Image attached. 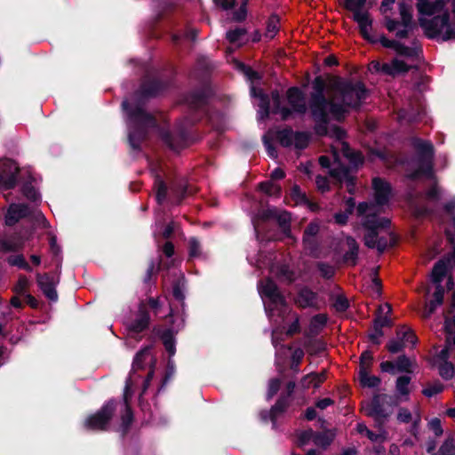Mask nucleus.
<instances>
[{
    "label": "nucleus",
    "mask_w": 455,
    "mask_h": 455,
    "mask_svg": "<svg viewBox=\"0 0 455 455\" xmlns=\"http://www.w3.org/2000/svg\"><path fill=\"white\" fill-rule=\"evenodd\" d=\"M326 379L325 371L321 373H309L303 378L301 385L304 388L318 387Z\"/></svg>",
    "instance_id": "nucleus-27"
},
{
    "label": "nucleus",
    "mask_w": 455,
    "mask_h": 455,
    "mask_svg": "<svg viewBox=\"0 0 455 455\" xmlns=\"http://www.w3.org/2000/svg\"><path fill=\"white\" fill-rule=\"evenodd\" d=\"M24 244L23 239L19 236H12L8 239L0 240V251H14L22 248Z\"/></svg>",
    "instance_id": "nucleus-26"
},
{
    "label": "nucleus",
    "mask_w": 455,
    "mask_h": 455,
    "mask_svg": "<svg viewBox=\"0 0 455 455\" xmlns=\"http://www.w3.org/2000/svg\"><path fill=\"white\" fill-rule=\"evenodd\" d=\"M439 374L444 379H451L454 376V367L451 363L444 362L439 363Z\"/></svg>",
    "instance_id": "nucleus-47"
},
{
    "label": "nucleus",
    "mask_w": 455,
    "mask_h": 455,
    "mask_svg": "<svg viewBox=\"0 0 455 455\" xmlns=\"http://www.w3.org/2000/svg\"><path fill=\"white\" fill-rule=\"evenodd\" d=\"M398 339L406 347L409 344L414 345L417 341V338L411 329L403 327L397 331Z\"/></svg>",
    "instance_id": "nucleus-39"
},
{
    "label": "nucleus",
    "mask_w": 455,
    "mask_h": 455,
    "mask_svg": "<svg viewBox=\"0 0 455 455\" xmlns=\"http://www.w3.org/2000/svg\"><path fill=\"white\" fill-rule=\"evenodd\" d=\"M447 275V266L444 260H439L435 263L431 273V281L435 284L434 299L427 303L423 310L422 316L429 317L438 306L443 303L444 290L441 285L442 281Z\"/></svg>",
    "instance_id": "nucleus-10"
},
{
    "label": "nucleus",
    "mask_w": 455,
    "mask_h": 455,
    "mask_svg": "<svg viewBox=\"0 0 455 455\" xmlns=\"http://www.w3.org/2000/svg\"><path fill=\"white\" fill-rule=\"evenodd\" d=\"M417 9L419 25L427 37L455 40V0H419Z\"/></svg>",
    "instance_id": "nucleus-3"
},
{
    "label": "nucleus",
    "mask_w": 455,
    "mask_h": 455,
    "mask_svg": "<svg viewBox=\"0 0 455 455\" xmlns=\"http://www.w3.org/2000/svg\"><path fill=\"white\" fill-rule=\"evenodd\" d=\"M441 188L436 184H434L427 192L426 198L428 201H437L441 198Z\"/></svg>",
    "instance_id": "nucleus-59"
},
{
    "label": "nucleus",
    "mask_w": 455,
    "mask_h": 455,
    "mask_svg": "<svg viewBox=\"0 0 455 455\" xmlns=\"http://www.w3.org/2000/svg\"><path fill=\"white\" fill-rule=\"evenodd\" d=\"M259 292L264 301L265 310L270 318L276 313L286 312L285 301L276 284L270 279L261 281L259 283Z\"/></svg>",
    "instance_id": "nucleus-8"
},
{
    "label": "nucleus",
    "mask_w": 455,
    "mask_h": 455,
    "mask_svg": "<svg viewBox=\"0 0 455 455\" xmlns=\"http://www.w3.org/2000/svg\"><path fill=\"white\" fill-rule=\"evenodd\" d=\"M346 206L347 208L344 212H338L334 215L335 222L339 225L346 224L348 220V216L352 213L355 207V201L352 197L347 200Z\"/></svg>",
    "instance_id": "nucleus-37"
},
{
    "label": "nucleus",
    "mask_w": 455,
    "mask_h": 455,
    "mask_svg": "<svg viewBox=\"0 0 455 455\" xmlns=\"http://www.w3.org/2000/svg\"><path fill=\"white\" fill-rule=\"evenodd\" d=\"M434 455H455V439H447Z\"/></svg>",
    "instance_id": "nucleus-45"
},
{
    "label": "nucleus",
    "mask_w": 455,
    "mask_h": 455,
    "mask_svg": "<svg viewBox=\"0 0 455 455\" xmlns=\"http://www.w3.org/2000/svg\"><path fill=\"white\" fill-rule=\"evenodd\" d=\"M412 145L417 151V160L412 164L413 171L409 173L411 179L416 180L420 177L435 180L433 172V145L420 139H413Z\"/></svg>",
    "instance_id": "nucleus-7"
},
{
    "label": "nucleus",
    "mask_w": 455,
    "mask_h": 455,
    "mask_svg": "<svg viewBox=\"0 0 455 455\" xmlns=\"http://www.w3.org/2000/svg\"><path fill=\"white\" fill-rule=\"evenodd\" d=\"M251 96L254 98H257L258 107H259V118L264 119L266 118L269 114V99L267 95H266L261 89L257 88L256 86L252 85L251 88Z\"/></svg>",
    "instance_id": "nucleus-24"
},
{
    "label": "nucleus",
    "mask_w": 455,
    "mask_h": 455,
    "mask_svg": "<svg viewBox=\"0 0 455 455\" xmlns=\"http://www.w3.org/2000/svg\"><path fill=\"white\" fill-rule=\"evenodd\" d=\"M397 420L401 423H409L412 420V414L407 408H400L397 413Z\"/></svg>",
    "instance_id": "nucleus-62"
},
{
    "label": "nucleus",
    "mask_w": 455,
    "mask_h": 455,
    "mask_svg": "<svg viewBox=\"0 0 455 455\" xmlns=\"http://www.w3.org/2000/svg\"><path fill=\"white\" fill-rule=\"evenodd\" d=\"M156 188V200L159 204H162L166 197L167 188L162 180H158Z\"/></svg>",
    "instance_id": "nucleus-61"
},
{
    "label": "nucleus",
    "mask_w": 455,
    "mask_h": 455,
    "mask_svg": "<svg viewBox=\"0 0 455 455\" xmlns=\"http://www.w3.org/2000/svg\"><path fill=\"white\" fill-rule=\"evenodd\" d=\"M379 313L382 314V315H379L374 322V328L376 331H378L379 329L382 330L384 326L388 325L390 323V320L387 315L391 311L390 306L388 304H384L379 307Z\"/></svg>",
    "instance_id": "nucleus-33"
},
{
    "label": "nucleus",
    "mask_w": 455,
    "mask_h": 455,
    "mask_svg": "<svg viewBox=\"0 0 455 455\" xmlns=\"http://www.w3.org/2000/svg\"><path fill=\"white\" fill-rule=\"evenodd\" d=\"M287 406V401L286 398H280L277 403L272 407L270 411V419L273 422V425L275 426V420L279 414L284 411L285 408Z\"/></svg>",
    "instance_id": "nucleus-40"
},
{
    "label": "nucleus",
    "mask_w": 455,
    "mask_h": 455,
    "mask_svg": "<svg viewBox=\"0 0 455 455\" xmlns=\"http://www.w3.org/2000/svg\"><path fill=\"white\" fill-rule=\"evenodd\" d=\"M444 329L447 343L455 346V315L451 316L445 315Z\"/></svg>",
    "instance_id": "nucleus-32"
},
{
    "label": "nucleus",
    "mask_w": 455,
    "mask_h": 455,
    "mask_svg": "<svg viewBox=\"0 0 455 455\" xmlns=\"http://www.w3.org/2000/svg\"><path fill=\"white\" fill-rule=\"evenodd\" d=\"M279 20L276 16H272L269 18L267 24V30H266V37L272 39L277 33L279 29Z\"/></svg>",
    "instance_id": "nucleus-44"
},
{
    "label": "nucleus",
    "mask_w": 455,
    "mask_h": 455,
    "mask_svg": "<svg viewBox=\"0 0 455 455\" xmlns=\"http://www.w3.org/2000/svg\"><path fill=\"white\" fill-rule=\"evenodd\" d=\"M395 366L400 371H411L412 362L406 356H399L395 362Z\"/></svg>",
    "instance_id": "nucleus-50"
},
{
    "label": "nucleus",
    "mask_w": 455,
    "mask_h": 455,
    "mask_svg": "<svg viewBox=\"0 0 455 455\" xmlns=\"http://www.w3.org/2000/svg\"><path fill=\"white\" fill-rule=\"evenodd\" d=\"M399 11L401 21L390 19L386 15V27L388 31L395 32L396 37L403 38L407 36L411 28L412 5L403 2L400 3Z\"/></svg>",
    "instance_id": "nucleus-11"
},
{
    "label": "nucleus",
    "mask_w": 455,
    "mask_h": 455,
    "mask_svg": "<svg viewBox=\"0 0 455 455\" xmlns=\"http://www.w3.org/2000/svg\"><path fill=\"white\" fill-rule=\"evenodd\" d=\"M379 42L384 47L393 49L398 56L390 63L372 61L370 67L371 70L395 76L404 74L412 68L413 64L411 61L419 52V48L416 43H413V46L408 47L395 40L387 39L385 36H381Z\"/></svg>",
    "instance_id": "nucleus-5"
},
{
    "label": "nucleus",
    "mask_w": 455,
    "mask_h": 455,
    "mask_svg": "<svg viewBox=\"0 0 455 455\" xmlns=\"http://www.w3.org/2000/svg\"><path fill=\"white\" fill-rule=\"evenodd\" d=\"M259 188L268 196H278L281 191L280 186L272 181L262 182L260 183Z\"/></svg>",
    "instance_id": "nucleus-46"
},
{
    "label": "nucleus",
    "mask_w": 455,
    "mask_h": 455,
    "mask_svg": "<svg viewBox=\"0 0 455 455\" xmlns=\"http://www.w3.org/2000/svg\"><path fill=\"white\" fill-rule=\"evenodd\" d=\"M8 262L12 266H18L27 271H31L30 266L26 262L22 255L11 256L8 258Z\"/></svg>",
    "instance_id": "nucleus-52"
},
{
    "label": "nucleus",
    "mask_w": 455,
    "mask_h": 455,
    "mask_svg": "<svg viewBox=\"0 0 455 455\" xmlns=\"http://www.w3.org/2000/svg\"><path fill=\"white\" fill-rule=\"evenodd\" d=\"M366 3L367 0H345L344 4L347 9L353 12V18L357 22L363 36L368 38L371 20L369 13L363 9Z\"/></svg>",
    "instance_id": "nucleus-12"
},
{
    "label": "nucleus",
    "mask_w": 455,
    "mask_h": 455,
    "mask_svg": "<svg viewBox=\"0 0 455 455\" xmlns=\"http://www.w3.org/2000/svg\"><path fill=\"white\" fill-rule=\"evenodd\" d=\"M445 342L447 341L445 340ZM451 345L452 344L446 343L445 347L443 349H441L438 353H436L435 359L436 363H442L444 362H448L447 360L450 357V350Z\"/></svg>",
    "instance_id": "nucleus-58"
},
{
    "label": "nucleus",
    "mask_w": 455,
    "mask_h": 455,
    "mask_svg": "<svg viewBox=\"0 0 455 455\" xmlns=\"http://www.w3.org/2000/svg\"><path fill=\"white\" fill-rule=\"evenodd\" d=\"M272 100L275 105V112L281 115L283 120H286L291 116V110L288 108H281L280 105V96L276 92H272Z\"/></svg>",
    "instance_id": "nucleus-41"
},
{
    "label": "nucleus",
    "mask_w": 455,
    "mask_h": 455,
    "mask_svg": "<svg viewBox=\"0 0 455 455\" xmlns=\"http://www.w3.org/2000/svg\"><path fill=\"white\" fill-rule=\"evenodd\" d=\"M334 435H335L331 430H327L317 434L314 433L313 443L317 446L326 447L332 442Z\"/></svg>",
    "instance_id": "nucleus-34"
},
{
    "label": "nucleus",
    "mask_w": 455,
    "mask_h": 455,
    "mask_svg": "<svg viewBox=\"0 0 455 455\" xmlns=\"http://www.w3.org/2000/svg\"><path fill=\"white\" fill-rule=\"evenodd\" d=\"M162 340L164 345L166 351L170 354V355H173L175 354V346H174V338L173 334L171 331H165L162 334Z\"/></svg>",
    "instance_id": "nucleus-42"
},
{
    "label": "nucleus",
    "mask_w": 455,
    "mask_h": 455,
    "mask_svg": "<svg viewBox=\"0 0 455 455\" xmlns=\"http://www.w3.org/2000/svg\"><path fill=\"white\" fill-rule=\"evenodd\" d=\"M30 213L29 208L24 204H12L10 205L6 216L5 223L12 226L20 219L25 218Z\"/></svg>",
    "instance_id": "nucleus-22"
},
{
    "label": "nucleus",
    "mask_w": 455,
    "mask_h": 455,
    "mask_svg": "<svg viewBox=\"0 0 455 455\" xmlns=\"http://www.w3.org/2000/svg\"><path fill=\"white\" fill-rule=\"evenodd\" d=\"M184 289H185L184 279L182 277V278L178 279V281L175 283V284L173 285V291H172L173 297L177 300L181 301V302L185 299Z\"/></svg>",
    "instance_id": "nucleus-49"
},
{
    "label": "nucleus",
    "mask_w": 455,
    "mask_h": 455,
    "mask_svg": "<svg viewBox=\"0 0 455 455\" xmlns=\"http://www.w3.org/2000/svg\"><path fill=\"white\" fill-rule=\"evenodd\" d=\"M149 323V315L143 303L140 305L139 312L135 319L132 320L127 324L128 335L132 338H135L137 334L143 331L148 328Z\"/></svg>",
    "instance_id": "nucleus-17"
},
{
    "label": "nucleus",
    "mask_w": 455,
    "mask_h": 455,
    "mask_svg": "<svg viewBox=\"0 0 455 455\" xmlns=\"http://www.w3.org/2000/svg\"><path fill=\"white\" fill-rule=\"evenodd\" d=\"M186 102L191 108L197 109L206 103V99L203 92H198L188 95L186 99Z\"/></svg>",
    "instance_id": "nucleus-36"
},
{
    "label": "nucleus",
    "mask_w": 455,
    "mask_h": 455,
    "mask_svg": "<svg viewBox=\"0 0 455 455\" xmlns=\"http://www.w3.org/2000/svg\"><path fill=\"white\" fill-rule=\"evenodd\" d=\"M281 381L278 379H272L268 383L267 399H271L279 390Z\"/></svg>",
    "instance_id": "nucleus-63"
},
{
    "label": "nucleus",
    "mask_w": 455,
    "mask_h": 455,
    "mask_svg": "<svg viewBox=\"0 0 455 455\" xmlns=\"http://www.w3.org/2000/svg\"><path fill=\"white\" fill-rule=\"evenodd\" d=\"M19 166L11 159L0 160V190L12 188L17 182Z\"/></svg>",
    "instance_id": "nucleus-14"
},
{
    "label": "nucleus",
    "mask_w": 455,
    "mask_h": 455,
    "mask_svg": "<svg viewBox=\"0 0 455 455\" xmlns=\"http://www.w3.org/2000/svg\"><path fill=\"white\" fill-rule=\"evenodd\" d=\"M142 100L124 101L123 108L128 115L129 142L137 149L145 138L146 129L156 125L154 117L144 109Z\"/></svg>",
    "instance_id": "nucleus-6"
},
{
    "label": "nucleus",
    "mask_w": 455,
    "mask_h": 455,
    "mask_svg": "<svg viewBox=\"0 0 455 455\" xmlns=\"http://www.w3.org/2000/svg\"><path fill=\"white\" fill-rule=\"evenodd\" d=\"M331 137L336 139L331 145L332 164L331 166V158L327 156H322L319 163L324 168L331 167V176L339 182H346L348 192L352 193L355 186L352 171L363 163V156L343 140L345 132L341 129L333 127Z\"/></svg>",
    "instance_id": "nucleus-4"
},
{
    "label": "nucleus",
    "mask_w": 455,
    "mask_h": 455,
    "mask_svg": "<svg viewBox=\"0 0 455 455\" xmlns=\"http://www.w3.org/2000/svg\"><path fill=\"white\" fill-rule=\"evenodd\" d=\"M443 385L440 381L436 380L427 384V386L423 389L422 393L427 397H432L433 395L443 392Z\"/></svg>",
    "instance_id": "nucleus-43"
},
{
    "label": "nucleus",
    "mask_w": 455,
    "mask_h": 455,
    "mask_svg": "<svg viewBox=\"0 0 455 455\" xmlns=\"http://www.w3.org/2000/svg\"><path fill=\"white\" fill-rule=\"evenodd\" d=\"M277 314L282 318V323H283L287 318H289L291 321V324L288 326L286 330L287 335H292L299 331V317L296 314H291L290 311H288L287 307L286 312L284 314Z\"/></svg>",
    "instance_id": "nucleus-30"
},
{
    "label": "nucleus",
    "mask_w": 455,
    "mask_h": 455,
    "mask_svg": "<svg viewBox=\"0 0 455 455\" xmlns=\"http://www.w3.org/2000/svg\"><path fill=\"white\" fill-rule=\"evenodd\" d=\"M446 235L450 243L453 246V251L444 259L441 260H444L447 266V270L450 267L451 262L453 261L455 263V217L452 219L451 224L446 228Z\"/></svg>",
    "instance_id": "nucleus-28"
},
{
    "label": "nucleus",
    "mask_w": 455,
    "mask_h": 455,
    "mask_svg": "<svg viewBox=\"0 0 455 455\" xmlns=\"http://www.w3.org/2000/svg\"><path fill=\"white\" fill-rule=\"evenodd\" d=\"M325 83L321 77L313 82L309 108L314 120L318 124L317 132L327 134L326 124L330 119L340 120L348 108H357L367 97V91L360 82L339 81L333 85V92L324 96Z\"/></svg>",
    "instance_id": "nucleus-1"
},
{
    "label": "nucleus",
    "mask_w": 455,
    "mask_h": 455,
    "mask_svg": "<svg viewBox=\"0 0 455 455\" xmlns=\"http://www.w3.org/2000/svg\"><path fill=\"white\" fill-rule=\"evenodd\" d=\"M360 382L363 387H376L379 386L380 379L376 377L370 375L369 371L363 370L359 371Z\"/></svg>",
    "instance_id": "nucleus-38"
},
{
    "label": "nucleus",
    "mask_w": 455,
    "mask_h": 455,
    "mask_svg": "<svg viewBox=\"0 0 455 455\" xmlns=\"http://www.w3.org/2000/svg\"><path fill=\"white\" fill-rule=\"evenodd\" d=\"M372 361V355L371 352L364 351L360 357V370L359 371H369Z\"/></svg>",
    "instance_id": "nucleus-57"
},
{
    "label": "nucleus",
    "mask_w": 455,
    "mask_h": 455,
    "mask_svg": "<svg viewBox=\"0 0 455 455\" xmlns=\"http://www.w3.org/2000/svg\"><path fill=\"white\" fill-rule=\"evenodd\" d=\"M262 218L265 220H275L278 222L284 232L289 230L291 215L285 211H280L276 208H268L263 212Z\"/></svg>",
    "instance_id": "nucleus-23"
},
{
    "label": "nucleus",
    "mask_w": 455,
    "mask_h": 455,
    "mask_svg": "<svg viewBox=\"0 0 455 455\" xmlns=\"http://www.w3.org/2000/svg\"><path fill=\"white\" fill-rule=\"evenodd\" d=\"M188 246H189V256L191 258H196L200 255V243L196 238L192 237L189 239Z\"/></svg>",
    "instance_id": "nucleus-60"
},
{
    "label": "nucleus",
    "mask_w": 455,
    "mask_h": 455,
    "mask_svg": "<svg viewBox=\"0 0 455 455\" xmlns=\"http://www.w3.org/2000/svg\"><path fill=\"white\" fill-rule=\"evenodd\" d=\"M152 361V356L150 354V348L145 347L144 349L140 350L135 356L133 364H132V371H135L138 369L144 367V363L147 360Z\"/></svg>",
    "instance_id": "nucleus-35"
},
{
    "label": "nucleus",
    "mask_w": 455,
    "mask_h": 455,
    "mask_svg": "<svg viewBox=\"0 0 455 455\" xmlns=\"http://www.w3.org/2000/svg\"><path fill=\"white\" fill-rule=\"evenodd\" d=\"M304 357V351L301 348H297L293 351L291 355V368L298 372L299 371V365Z\"/></svg>",
    "instance_id": "nucleus-53"
},
{
    "label": "nucleus",
    "mask_w": 455,
    "mask_h": 455,
    "mask_svg": "<svg viewBox=\"0 0 455 455\" xmlns=\"http://www.w3.org/2000/svg\"><path fill=\"white\" fill-rule=\"evenodd\" d=\"M314 441V432L311 429L301 431L298 434V444L302 446Z\"/></svg>",
    "instance_id": "nucleus-54"
},
{
    "label": "nucleus",
    "mask_w": 455,
    "mask_h": 455,
    "mask_svg": "<svg viewBox=\"0 0 455 455\" xmlns=\"http://www.w3.org/2000/svg\"><path fill=\"white\" fill-rule=\"evenodd\" d=\"M320 222L314 220L310 222L305 228L303 234V244L307 251L310 253L315 252L319 244Z\"/></svg>",
    "instance_id": "nucleus-16"
},
{
    "label": "nucleus",
    "mask_w": 455,
    "mask_h": 455,
    "mask_svg": "<svg viewBox=\"0 0 455 455\" xmlns=\"http://www.w3.org/2000/svg\"><path fill=\"white\" fill-rule=\"evenodd\" d=\"M37 283L44 292V294L52 301H56L58 295L55 290L57 280L48 274H37L36 275Z\"/></svg>",
    "instance_id": "nucleus-18"
},
{
    "label": "nucleus",
    "mask_w": 455,
    "mask_h": 455,
    "mask_svg": "<svg viewBox=\"0 0 455 455\" xmlns=\"http://www.w3.org/2000/svg\"><path fill=\"white\" fill-rule=\"evenodd\" d=\"M410 382L411 377L409 376H401L396 379L395 395H392L393 398H395V403L396 405L409 400L411 392Z\"/></svg>",
    "instance_id": "nucleus-21"
},
{
    "label": "nucleus",
    "mask_w": 455,
    "mask_h": 455,
    "mask_svg": "<svg viewBox=\"0 0 455 455\" xmlns=\"http://www.w3.org/2000/svg\"><path fill=\"white\" fill-rule=\"evenodd\" d=\"M29 281L26 276H20L15 286V291L19 294H25L28 286Z\"/></svg>",
    "instance_id": "nucleus-64"
},
{
    "label": "nucleus",
    "mask_w": 455,
    "mask_h": 455,
    "mask_svg": "<svg viewBox=\"0 0 455 455\" xmlns=\"http://www.w3.org/2000/svg\"><path fill=\"white\" fill-rule=\"evenodd\" d=\"M158 91V83L152 82L151 84H143L140 90L141 98L155 95Z\"/></svg>",
    "instance_id": "nucleus-55"
},
{
    "label": "nucleus",
    "mask_w": 455,
    "mask_h": 455,
    "mask_svg": "<svg viewBox=\"0 0 455 455\" xmlns=\"http://www.w3.org/2000/svg\"><path fill=\"white\" fill-rule=\"evenodd\" d=\"M374 189V203H361L357 206V215L361 224L366 230L364 243L369 248H376L383 251L390 243V238L379 235L389 224V220L381 218L379 214L383 207L387 204L391 188L388 183L379 178L372 180Z\"/></svg>",
    "instance_id": "nucleus-2"
},
{
    "label": "nucleus",
    "mask_w": 455,
    "mask_h": 455,
    "mask_svg": "<svg viewBox=\"0 0 455 455\" xmlns=\"http://www.w3.org/2000/svg\"><path fill=\"white\" fill-rule=\"evenodd\" d=\"M328 317L324 314H318L313 316L308 326L310 335H317L326 325Z\"/></svg>",
    "instance_id": "nucleus-29"
},
{
    "label": "nucleus",
    "mask_w": 455,
    "mask_h": 455,
    "mask_svg": "<svg viewBox=\"0 0 455 455\" xmlns=\"http://www.w3.org/2000/svg\"><path fill=\"white\" fill-rule=\"evenodd\" d=\"M115 409L116 403L113 401L107 403L98 412L85 419L84 427L93 431L106 430Z\"/></svg>",
    "instance_id": "nucleus-13"
},
{
    "label": "nucleus",
    "mask_w": 455,
    "mask_h": 455,
    "mask_svg": "<svg viewBox=\"0 0 455 455\" xmlns=\"http://www.w3.org/2000/svg\"><path fill=\"white\" fill-rule=\"evenodd\" d=\"M347 244L348 247V251L346 252L344 256V259L347 263L355 265L357 259L358 254V245L355 240L352 237H347Z\"/></svg>",
    "instance_id": "nucleus-31"
},
{
    "label": "nucleus",
    "mask_w": 455,
    "mask_h": 455,
    "mask_svg": "<svg viewBox=\"0 0 455 455\" xmlns=\"http://www.w3.org/2000/svg\"><path fill=\"white\" fill-rule=\"evenodd\" d=\"M287 100L293 112L298 114L306 113L307 105L305 98L303 92L299 88H290L287 91Z\"/></svg>",
    "instance_id": "nucleus-20"
},
{
    "label": "nucleus",
    "mask_w": 455,
    "mask_h": 455,
    "mask_svg": "<svg viewBox=\"0 0 455 455\" xmlns=\"http://www.w3.org/2000/svg\"><path fill=\"white\" fill-rule=\"evenodd\" d=\"M236 66L251 83L259 80V74L251 68L246 67L241 62H236Z\"/></svg>",
    "instance_id": "nucleus-51"
},
{
    "label": "nucleus",
    "mask_w": 455,
    "mask_h": 455,
    "mask_svg": "<svg viewBox=\"0 0 455 455\" xmlns=\"http://www.w3.org/2000/svg\"><path fill=\"white\" fill-rule=\"evenodd\" d=\"M277 139L283 147L294 146L298 149L305 148L309 141V135L302 132L283 129L277 133Z\"/></svg>",
    "instance_id": "nucleus-15"
},
{
    "label": "nucleus",
    "mask_w": 455,
    "mask_h": 455,
    "mask_svg": "<svg viewBox=\"0 0 455 455\" xmlns=\"http://www.w3.org/2000/svg\"><path fill=\"white\" fill-rule=\"evenodd\" d=\"M297 303L301 307H316V294L307 288H303L297 297Z\"/></svg>",
    "instance_id": "nucleus-25"
},
{
    "label": "nucleus",
    "mask_w": 455,
    "mask_h": 455,
    "mask_svg": "<svg viewBox=\"0 0 455 455\" xmlns=\"http://www.w3.org/2000/svg\"><path fill=\"white\" fill-rule=\"evenodd\" d=\"M333 307L338 312H344L349 306L347 299L343 295H336L333 298Z\"/></svg>",
    "instance_id": "nucleus-48"
},
{
    "label": "nucleus",
    "mask_w": 455,
    "mask_h": 455,
    "mask_svg": "<svg viewBox=\"0 0 455 455\" xmlns=\"http://www.w3.org/2000/svg\"><path fill=\"white\" fill-rule=\"evenodd\" d=\"M245 30L238 28L227 33V38L230 43H238L244 36Z\"/></svg>",
    "instance_id": "nucleus-56"
},
{
    "label": "nucleus",
    "mask_w": 455,
    "mask_h": 455,
    "mask_svg": "<svg viewBox=\"0 0 455 455\" xmlns=\"http://www.w3.org/2000/svg\"><path fill=\"white\" fill-rule=\"evenodd\" d=\"M134 384L133 375L131 374L129 378L126 379L125 387H124V411L122 415V427H123V432H126L127 428L129 427L130 424L132 420V413L131 411V409L128 405V399L132 396V387Z\"/></svg>",
    "instance_id": "nucleus-19"
},
{
    "label": "nucleus",
    "mask_w": 455,
    "mask_h": 455,
    "mask_svg": "<svg viewBox=\"0 0 455 455\" xmlns=\"http://www.w3.org/2000/svg\"><path fill=\"white\" fill-rule=\"evenodd\" d=\"M397 406L392 395L380 394L375 395L371 402L363 406L364 413L371 417L379 427L383 426L393 413V408Z\"/></svg>",
    "instance_id": "nucleus-9"
}]
</instances>
